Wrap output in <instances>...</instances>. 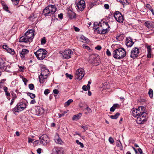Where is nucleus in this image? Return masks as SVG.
<instances>
[{"label":"nucleus","mask_w":154,"mask_h":154,"mask_svg":"<svg viewBox=\"0 0 154 154\" xmlns=\"http://www.w3.org/2000/svg\"><path fill=\"white\" fill-rule=\"evenodd\" d=\"M41 70V72L39 77V80L40 83H43L47 78L49 74V71L45 67L42 68Z\"/></svg>","instance_id":"nucleus-4"},{"label":"nucleus","mask_w":154,"mask_h":154,"mask_svg":"<svg viewBox=\"0 0 154 154\" xmlns=\"http://www.w3.org/2000/svg\"><path fill=\"white\" fill-rule=\"evenodd\" d=\"M69 17L71 19H73L75 18V13L71 12L70 13H69Z\"/></svg>","instance_id":"nucleus-31"},{"label":"nucleus","mask_w":154,"mask_h":154,"mask_svg":"<svg viewBox=\"0 0 154 154\" xmlns=\"http://www.w3.org/2000/svg\"><path fill=\"white\" fill-rule=\"evenodd\" d=\"M73 54V52L71 50H67L63 52L62 55L63 59H68L71 57V55Z\"/></svg>","instance_id":"nucleus-11"},{"label":"nucleus","mask_w":154,"mask_h":154,"mask_svg":"<svg viewBox=\"0 0 154 154\" xmlns=\"http://www.w3.org/2000/svg\"><path fill=\"white\" fill-rule=\"evenodd\" d=\"M148 94L150 98H152L153 96V91L152 89H149L148 91Z\"/></svg>","instance_id":"nucleus-30"},{"label":"nucleus","mask_w":154,"mask_h":154,"mask_svg":"<svg viewBox=\"0 0 154 154\" xmlns=\"http://www.w3.org/2000/svg\"><path fill=\"white\" fill-rule=\"evenodd\" d=\"M2 5L3 6V8L4 10H5L7 12H9V11L8 10V7L6 5H3V3H2Z\"/></svg>","instance_id":"nucleus-35"},{"label":"nucleus","mask_w":154,"mask_h":154,"mask_svg":"<svg viewBox=\"0 0 154 154\" xmlns=\"http://www.w3.org/2000/svg\"><path fill=\"white\" fill-rule=\"evenodd\" d=\"M53 93L54 94H57L59 93L57 89H54L53 91Z\"/></svg>","instance_id":"nucleus-54"},{"label":"nucleus","mask_w":154,"mask_h":154,"mask_svg":"<svg viewBox=\"0 0 154 154\" xmlns=\"http://www.w3.org/2000/svg\"><path fill=\"white\" fill-rule=\"evenodd\" d=\"M153 23L152 21H146L145 22L144 25L148 29H150L154 26Z\"/></svg>","instance_id":"nucleus-19"},{"label":"nucleus","mask_w":154,"mask_h":154,"mask_svg":"<svg viewBox=\"0 0 154 154\" xmlns=\"http://www.w3.org/2000/svg\"><path fill=\"white\" fill-rule=\"evenodd\" d=\"M35 115L40 116L44 112V109L39 106L35 107L34 109Z\"/></svg>","instance_id":"nucleus-16"},{"label":"nucleus","mask_w":154,"mask_h":154,"mask_svg":"<svg viewBox=\"0 0 154 154\" xmlns=\"http://www.w3.org/2000/svg\"><path fill=\"white\" fill-rule=\"evenodd\" d=\"M39 139L40 140V143L43 145L46 144L49 142V138L46 134H43L39 137Z\"/></svg>","instance_id":"nucleus-13"},{"label":"nucleus","mask_w":154,"mask_h":154,"mask_svg":"<svg viewBox=\"0 0 154 154\" xmlns=\"http://www.w3.org/2000/svg\"><path fill=\"white\" fill-rule=\"evenodd\" d=\"M120 115V113L117 112L114 115L110 116L109 117L112 119H116Z\"/></svg>","instance_id":"nucleus-25"},{"label":"nucleus","mask_w":154,"mask_h":154,"mask_svg":"<svg viewBox=\"0 0 154 154\" xmlns=\"http://www.w3.org/2000/svg\"><path fill=\"white\" fill-rule=\"evenodd\" d=\"M147 51L148 54L147 55V57L149 58H150L151 57V49L150 46H148L147 47Z\"/></svg>","instance_id":"nucleus-24"},{"label":"nucleus","mask_w":154,"mask_h":154,"mask_svg":"<svg viewBox=\"0 0 154 154\" xmlns=\"http://www.w3.org/2000/svg\"><path fill=\"white\" fill-rule=\"evenodd\" d=\"M34 31L33 29H29L25 33V35L30 42H31L34 36Z\"/></svg>","instance_id":"nucleus-12"},{"label":"nucleus","mask_w":154,"mask_h":154,"mask_svg":"<svg viewBox=\"0 0 154 154\" xmlns=\"http://www.w3.org/2000/svg\"><path fill=\"white\" fill-rule=\"evenodd\" d=\"M84 69L81 68L76 71L75 77L77 79L80 80L84 76Z\"/></svg>","instance_id":"nucleus-9"},{"label":"nucleus","mask_w":154,"mask_h":154,"mask_svg":"<svg viewBox=\"0 0 154 154\" xmlns=\"http://www.w3.org/2000/svg\"><path fill=\"white\" fill-rule=\"evenodd\" d=\"M76 142L79 145L81 148H82L84 147L83 144L82 143L79 142L78 140H76Z\"/></svg>","instance_id":"nucleus-37"},{"label":"nucleus","mask_w":154,"mask_h":154,"mask_svg":"<svg viewBox=\"0 0 154 154\" xmlns=\"http://www.w3.org/2000/svg\"><path fill=\"white\" fill-rule=\"evenodd\" d=\"M57 9L53 5H48L43 11V14L45 16H50L56 11Z\"/></svg>","instance_id":"nucleus-2"},{"label":"nucleus","mask_w":154,"mask_h":154,"mask_svg":"<svg viewBox=\"0 0 154 154\" xmlns=\"http://www.w3.org/2000/svg\"><path fill=\"white\" fill-rule=\"evenodd\" d=\"M33 140L31 138H29L28 142L29 143H32Z\"/></svg>","instance_id":"nucleus-63"},{"label":"nucleus","mask_w":154,"mask_h":154,"mask_svg":"<svg viewBox=\"0 0 154 154\" xmlns=\"http://www.w3.org/2000/svg\"><path fill=\"white\" fill-rule=\"evenodd\" d=\"M80 39L82 40L81 41L82 42H83L84 40L86 42H88L89 41V40L88 38H87L83 35L81 36L80 37Z\"/></svg>","instance_id":"nucleus-27"},{"label":"nucleus","mask_w":154,"mask_h":154,"mask_svg":"<svg viewBox=\"0 0 154 154\" xmlns=\"http://www.w3.org/2000/svg\"><path fill=\"white\" fill-rule=\"evenodd\" d=\"M82 89L85 91H87L88 90V88L87 86L86 85H84L82 87Z\"/></svg>","instance_id":"nucleus-47"},{"label":"nucleus","mask_w":154,"mask_h":154,"mask_svg":"<svg viewBox=\"0 0 154 154\" xmlns=\"http://www.w3.org/2000/svg\"><path fill=\"white\" fill-rule=\"evenodd\" d=\"M106 53L108 56H110L111 55V54L108 49L106 50Z\"/></svg>","instance_id":"nucleus-46"},{"label":"nucleus","mask_w":154,"mask_h":154,"mask_svg":"<svg viewBox=\"0 0 154 154\" xmlns=\"http://www.w3.org/2000/svg\"><path fill=\"white\" fill-rule=\"evenodd\" d=\"M82 46L84 48L87 49L88 50H89L90 49L89 47L85 44L83 45Z\"/></svg>","instance_id":"nucleus-40"},{"label":"nucleus","mask_w":154,"mask_h":154,"mask_svg":"<svg viewBox=\"0 0 154 154\" xmlns=\"http://www.w3.org/2000/svg\"><path fill=\"white\" fill-rule=\"evenodd\" d=\"M36 103L35 100V99L32 100L30 102V104H33Z\"/></svg>","instance_id":"nucleus-58"},{"label":"nucleus","mask_w":154,"mask_h":154,"mask_svg":"<svg viewBox=\"0 0 154 154\" xmlns=\"http://www.w3.org/2000/svg\"><path fill=\"white\" fill-rule=\"evenodd\" d=\"M76 6L79 10L82 11L85 7V2L83 0H81L77 4Z\"/></svg>","instance_id":"nucleus-15"},{"label":"nucleus","mask_w":154,"mask_h":154,"mask_svg":"<svg viewBox=\"0 0 154 154\" xmlns=\"http://www.w3.org/2000/svg\"><path fill=\"white\" fill-rule=\"evenodd\" d=\"M149 10L152 12V14L153 15H154V12L153 9L152 8H150Z\"/></svg>","instance_id":"nucleus-64"},{"label":"nucleus","mask_w":154,"mask_h":154,"mask_svg":"<svg viewBox=\"0 0 154 154\" xmlns=\"http://www.w3.org/2000/svg\"><path fill=\"white\" fill-rule=\"evenodd\" d=\"M53 152L54 154H62V151L59 148H55L53 149Z\"/></svg>","instance_id":"nucleus-23"},{"label":"nucleus","mask_w":154,"mask_h":154,"mask_svg":"<svg viewBox=\"0 0 154 154\" xmlns=\"http://www.w3.org/2000/svg\"><path fill=\"white\" fill-rule=\"evenodd\" d=\"M119 106V105L118 104H114L113 106L110 109V110L111 112H113L116 109V108L118 106Z\"/></svg>","instance_id":"nucleus-26"},{"label":"nucleus","mask_w":154,"mask_h":154,"mask_svg":"<svg viewBox=\"0 0 154 154\" xmlns=\"http://www.w3.org/2000/svg\"><path fill=\"white\" fill-rule=\"evenodd\" d=\"M146 111V109L144 106H139L138 109H132V115L135 117L139 116L140 115Z\"/></svg>","instance_id":"nucleus-5"},{"label":"nucleus","mask_w":154,"mask_h":154,"mask_svg":"<svg viewBox=\"0 0 154 154\" xmlns=\"http://www.w3.org/2000/svg\"><path fill=\"white\" fill-rule=\"evenodd\" d=\"M74 29L75 31L78 32L80 30V29L77 27H74Z\"/></svg>","instance_id":"nucleus-59"},{"label":"nucleus","mask_w":154,"mask_h":154,"mask_svg":"<svg viewBox=\"0 0 154 154\" xmlns=\"http://www.w3.org/2000/svg\"><path fill=\"white\" fill-rule=\"evenodd\" d=\"M146 7L147 8H148L149 10H150V8H151V6L149 4H147L146 5Z\"/></svg>","instance_id":"nucleus-60"},{"label":"nucleus","mask_w":154,"mask_h":154,"mask_svg":"<svg viewBox=\"0 0 154 154\" xmlns=\"http://www.w3.org/2000/svg\"><path fill=\"white\" fill-rule=\"evenodd\" d=\"M19 42H20L26 43L30 42V41L25 35L20 38Z\"/></svg>","instance_id":"nucleus-22"},{"label":"nucleus","mask_w":154,"mask_h":154,"mask_svg":"<svg viewBox=\"0 0 154 154\" xmlns=\"http://www.w3.org/2000/svg\"><path fill=\"white\" fill-rule=\"evenodd\" d=\"M27 95L28 96L30 97L31 98L33 99L35 97V95L34 94L28 92L27 93Z\"/></svg>","instance_id":"nucleus-33"},{"label":"nucleus","mask_w":154,"mask_h":154,"mask_svg":"<svg viewBox=\"0 0 154 154\" xmlns=\"http://www.w3.org/2000/svg\"><path fill=\"white\" fill-rule=\"evenodd\" d=\"M126 45L128 47H131L134 44V42L132 41L131 38L130 37L129 38H126Z\"/></svg>","instance_id":"nucleus-20"},{"label":"nucleus","mask_w":154,"mask_h":154,"mask_svg":"<svg viewBox=\"0 0 154 154\" xmlns=\"http://www.w3.org/2000/svg\"><path fill=\"white\" fill-rule=\"evenodd\" d=\"M47 53V51L45 49L41 48L34 52L36 57L39 60H42L44 59L46 56Z\"/></svg>","instance_id":"nucleus-3"},{"label":"nucleus","mask_w":154,"mask_h":154,"mask_svg":"<svg viewBox=\"0 0 154 154\" xmlns=\"http://www.w3.org/2000/svg\"><path fill=\"white\" fill-rule=\"evenodd\" d=\"M139 53V49L137 48H134L131 51L130 56L133 59L135 58L138 56Z\"/></svg>","instance_id":"nucleus-14"},{"label":"nucleus","mask_w":154,"mask_h":154,"mask_svg":"<svg viewBox=\"0 0 154 154\" xmlns=\"http://www.w3.org/2000/svg\"><path fill=\"white\" fill-rule=\"evenodd\" d=\"M58 17L60 19H62L63 18V15L62 13H61L58 15Z\"/></svg>","instance_id":"nucleus-50"},{"label":"nucleus","mask_w":154,"mask_h":154,"mask_svg":"<svg viewBox=\"0 0 154 154\" xmlns=\"http://www.w3.org/2000/svg\"><path fill=\"white\" fill-rule=\"evenodd\" d=\"M126 51L123 48H120L114 50L112 53L113 57L115 59L120 60L125 57Z\"/></svg>","instance_id":"nucleus-1"},{"label":"nucleus","mask_w":154,"mask_h":154,"mask_svg":"<svg viewBox=\"0 0 154 154\" xmlns=\"http://www.w3.org/2000/svg\"><path fill=\"white\" fill-rule=\"evenodd\" d=\"M13 2V3L15 5H17L19 3V1H12Z\"/></svg>","instance_id":"nucleus-49"},{"label":"nucleus","mask_w":154,"mask_h":154,"mask_svg":"<svg viewBox=\"0 0 154 154\" xmlns=\"http://www.w3.org/2000/svg\"><path fill=\"white\" fill-rule=\"evenodd\" d=\"M11 66H9L6 62L4 58H0V69L7 72H10V69Z\"/></svg>","instance_id":"nucleus-6"},{"label":"nucleus","mask_w":154,"mask_h":154,"mask_svg":"<svg viewBox=\"0 0 154 154\" xmlns=\"http://www.w3.org/2000/svg\"><path fill=\"white\" fill-rule=\"evenodd\" d=\"M19 70L20 72H23L24 69V67L23 66H19Z\"/></svg>","instance_id":"nucleus-44"},{"label":"nucleus","mask_w":154,"mask_h":154,"mask_svg":"<svg viewBox=\"0 0 154 154\" xmlns=\"http://www.w3.org/2000/svg\"><path fill=\"white\" fill-rule=\"evenodd\" d=\"M117 146L119 147L122 146V144L120 140L119 141V143L118 142Z\"/></svg>","instance_id":"nucleus-56"},{"label":"nucleus","mask_w":154,"mask_h":154,"mask_svg":"<svg viewBox=\"0 0 154 154\" xmlns=\"http://www.w3.org/2000/svg\"><path fill=\"white\" fill-rule=\"evenodd\" d=\"M80 127L83 129V132L85 131L88 128V126L86 125L81 126Z\"/></svg>","instance_id":"nucleus-38"},{"label":"nucleus","mask_w":154,"mask_h":154,"mask_svg":"<svg viewBox=\"0 0 154 154\" xmlns=\"http://www.w3.org/2000/svg\"><path fill=\"white\" fill-rule=\"evenodd\" d=\"M29 88L31 90H32L34 88V85L32 84H30L29 85Z\"/></svg>","instance_id":"nucleus-39"},{"label":"nucleus","mask_w":154,"mask_h":154,"mask_svg":"<svg viewBox=\"0 0 154 154\" xmlns=\"http://www.w3.org/2000/svg\"><path fill=\"white\" fill-rule=\"evenodd\" d=\"M55 142L57 144L62 145V140L60 138L56 139L55 140Z\"/></svg>","instance_id":"nucleus-34"},{"label":"nucleus","mask_w":154,"mask_h":154,"mask_svg":"<svg viewBox=\"0 0 154 154\" xmlns=\"http://www.w3.org/2000/svg\"><path fill=\"white\" fill-rule=\"evenodd\" d=\"M86 107L85 108V110L87 111L88 112H86L85 114H87L88 113H91L92 112V111L90 108H89L88 106L86 105Z\"/></svg>","instance_id":"nucleus-32"},{"label":"nucleus","mask_w":154,"mask_h":154,"mask_svg":"<svg viewBox=\"0 0 154 154\" xmlns=\"http://www.w3.org/2000/svg\"><path fill=\"white\" fill-rule=\"evenodd\" d=\"M80 117V116H79V114L75 115L74 116L72 117L73 120H76L78 119Z\"/></svg>","instance_id":"nucleus-36"},{"label":"nucleus","mask_w":154,"mask_h":154,"mask_svg":"<svg viewBox=\"0 0 154 154\" xmlns=\"http://www.w3.org/2000/svg\"><path fill=\"white\" fill-rule=\"evenodd\" d=\"M3 48L4 49H6L7 51V49H8V47L6 45H4L3 46Z\"/></svg>","instance_id":"nucleus-51"},{"label":"nucleus","mask_w":154,"mask_h":154,"mask_svg":"<svg viewBox=\"0 0 154 154\" xmlns=\"http://www.w3.org/2000/svg\"><path fill=\"white\" fill-rule=\"evenodd\" d=\"M147 113L145 112H144L139 116H138L137 118V122L140 124L144 123L147 121L146 118Z\"/></svg>","instance_id":"nucleus-7"},{"label":"nucleus","mask_w":154,"mask_h":154,"mask_svg":"<svg viewBox=\"0 0 154 154\" xmlns=\"http://www.w3.org/2000/svg\"><path fill=\"white\" fill-rule=\"evenodd\" d=\"M49 93V90L48 89H46L45 90L44 93L45 95H47Z\"/></svg>","instance_id":"nucleus-45"},{"label":"nucleus","mask_w":154,"mask_h":154,"mask_svg":"<svg viewBox=\"0 0 154 154\" xmlns=\"http://www.w3.org/2000/svg\"><path fill=\"white\" fill-rule=\"evenodd\" d=\"M29 52V51L26 49H23L20 52V56L21 58L23 59H25L26 56Z\"/></svg>","instance_id":"nucleus-18"},{"label":"nucleus","mask_w":154,"mask_h":154,"mask_svg":"<svg viewBox=\"0 0 154 154\" xmlns=\"http://www.w3.org/2000/svg\"><path fill=\"white\" fill-rule=\"evenodd\" d=\"M73 100L72 99H69L64 104V106L65 107H67L69 105L70 103L73 102Z\"/></svg>","instance_id":"nucleus-28"},{"label":"nucleus","mask_w":154,"mask_h":154,"mask_svg":"<svg viewBox=\"0 0 154 154\" xmlns=\"http://www.w3.org/2000/svg\"><path fill=\"white\" fill-rule=\"evenodd\" d=\"M41 42L42 44H45L46 43V40L44 38H42L41 40Z\"/></svg>","instance_id":"nucleus-48"},{"label":"nucleus","mask_w":154,"mask_h":154,"mask_svg":"<svg viewBox=\"0 0 154 154\" xmlns=\"http://www.w3.org/2000/svg\"><path fill=\"white\" fill-rule=\"evenodd\" d=\"M7 51L8 53L12 55H14L15 53L14 50L12 48H9L8 49H7Z\"/></svg>","instance_id":"nucleus-29"},{"label":"nucleus","mask_w":154,"mask_h":154,"mask_svg":"<svg viewBox=\"0 0 154 154\" xmlns=\"http://www.w3.org/2000/svg\"><path fill=\"white\" fill-rule=\"evenodd\" d=\"M98 27H101L103 29H109L110 26L107 22H104L101 23L100 22L98 24Z\"/></svg>","instance_id":"nucleus-17"},{"label":"nucleus","mask_w":154,"mask_h":154,"mask_svg":"<svg viewBox=\"0 0 154 154\" xmlns=\"http://www.w3.org/2000/svg\"><path fill=\"white\" fill-rule=\"evenodd\" d=\"M23 82H24L25 85H26V82H27V79L26 78H24L23 79Z\"/></svg>","instance_id":"nucleus-55"},{"label":"nucleus","mask_w":154,"mask_h":154,"mask_svg":"<svg viewBox=\"0 0 154 154\" xmlns=\"http://www.w3.org/2000/svg\"><path fill=\"white\" fill-rule=\"evenodd\" d=\"M138 150L140 154H142V149L140 148H139L138 149Z\"/></svg>","instance_id":"nucleus-61"},{"label":"nucleus","mask_w":154,"mask_h":154,"mask_svg":"<svg viewBox=\"0 0 154 154\" xmlns=\"http://www.w3.org/2000/svg\"><path fill=\"white\" fill-rule=\"evenodd\" d=\"M26 103L23 102L18 103L15 107L14 108V111L18 112L24 110L26 108Z\"/></svg>","instance_id":"nucleus-8"},{"label":"nucleus","mask_w":154,"mask_h":154,"mask_svg":"<svg viewBox=\"0 0 154 154\" xmlns=\"http://www.w3.org/2000/svg\"><path fill=\"white\" fill-rule=\"evenodd\" d=\"M8 89V88L5 86L3 88L4 90V91L5 92H6L7 91H7Z\"/></svg>","instance_id":"nucleus-62"},{"label":"nucleus","mask_w":154,"mask_h":154,"mask_svg":"<svg viewBox=\"0 0 154 154\" xmlns=\"http://www.w3.org/2000/svg\"><path fill=\"white\" fill-rule=\"evenodd\" d=\"M104 7L105 8L108 9L109 8V6L108 4H105L104 5Z\"/></svg>","instance_id":"nucleus-52"},{"label":"nucleus","mask_w":154,"mask_h":154,"mask_svg":"<svg viewBox=\"0 0 154 154\" xmlns=\"http://www.w3.org/2000/svg\"><path fill=\"white\" fill-rule=\"evenodd\" d=\"M42 149L41 148H38L37 150V152L38 154H40L41 153Z\"/></svg>","instance_id":"nucleus-57"},{"label":"nucleus","mask_w":154,"mask_h":154,"mask_svg":"<svg viewBox=\"0 0 154 154\" xmlns=\"http://www.w3.org/2000/svg\"><path fill=\"white\" fill-rule=\"evenodd\" d=\"M66 77H68V78H69L70 79H72V76L71 75L69 74L68 73H66Z\"/></svg>","instance_id":"nucleus-42"},{"label":"nucleus","mask_w":154,"mask_h":154,"mask_svg":"<svg viewBox=\"0 0 154 154\" xmlns=\"http://www.w3.org/2000/svg\"><path fill=\"white\" fill-rule=\"evenodd\" d=\"M29 20L31 21H32L35 18V17H34L33 15H31L29 18Z\"/></svg>","instance_id":"nucleus-43"},{"label":"nucleus","mask_w":154,"mask_h":154,"mask_svg":"<svg viewBox=\"0 0 154 154\" xmlns=\"http://www.w3.org/2000/svg\"><path fill=\"white\" fill-rule=\"evenodd\" d=\"M114 17L116 21L120 23L123 22L124 19L121 13L119 11H116L114 14Z\"/></svg>","instance_id":"nucleus-10"},{"label":"nucleus","mask_w":154,"mask_h":154,"mask_svg":"<svg viewBox=\"0 0 154 154\" xmlns=\"http://www.w3.org/2000/svg\"><path fill=\"white\" fill-rule=\"evenodd\" d=\"M109 142L111 143H112L114 142V140L111 137H109Z\"/></svg>","instance_id":"nucleus-41"},{"label":"nucleus","mask_w":154,"mask_h":154,"mask_svg":"<svg viewBox=\"0 0 154 154\" xmlns=\"http://www.w3.org/2000/svg\"><path fill=\"white\" fill-rule=\"evenodd\" d=\"M97 30L99 31L100 33L102 34H105L108 32L109 30V29H103L101 27H96Z\"/></svg>","instance_id":"nucleus-21"},{"label":"nucleus","mask_w":154,"mask_h":154,"mask_svg":"<svg viewBox=\"0 0 154 154\" xmlns=\"http://www.w3.org/2000/svg\"><path fill=\"white\" fill-rule=\"evenodd\" d=\"M95 48L98 50H100L101 49V46L98 45Z\"/></svg>","instance_id":"nucleus-53"}]
</instances>
